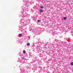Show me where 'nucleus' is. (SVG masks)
Returning <instances> with one entry per match:
<instances>
[{"label":"nucleus","mask_w":73,"mask_h":73,"mask_svg":"<svg viewBox=\"0 0 73 73\" xmlns=\"http://www.w3.org/2000/svg\"><path fill=\"white\" fill-rule=\"evenodd\" d=\"M26 52H25V50H24L23 51V53H24V54H25V53Z\"/></svg>","instance_id":"nucleus-4"},{"label":"nucleus","mask_w":73,"mask_h":73,"mask_svg":"<svg viewBox=\"0 0 73 73\" xmlns=\"http://www.w3.org/2000/svg\"><path fill=\"white\" fill-rule=\"evenodd\" d=\"M41 8H42V9L43 8H44V7L43 6H42L40 7Z\"/></svg>","instance_id":"nucleus-6"},{"label":"nucleus","mask_w":73,"mask_h":73,"mask_svg":"<svg viewBox=\"0 0 73 73\" xmlns=\"http://www.w3.org/2000/svg\"><path fill=\"white\" fill-rule=\"evenodd\" d=\"M71 65H73V62H72L71 63Z\"/></svg>","instance_id":"nucleus-7"},{"label":"nucleus","mask_w":73,"mask_h":73,"mask_svg":"<svg viewBox=\"0 0 73 73\" xmlns=\"http://www.w3.org/2000/svg\"><path fill=\"white\" fill-rule=\"evenodd\" d=\"M27 45H30V44L29 43H27Z\"/></svg>","instance_id":"nucleus-5"},{"label":"nucleus","mask_w":73,"mask_h":73,"mask_svg":"<svg viewBox=\"0 0 73 73\" xmlns=\"http://www.w3.org/2000/svg\"><path fill=\"white\" fill-rule=\"evenodd\" d=\"M63 19L64 20H66V17H64L63 18Z\"/></svg>","instance_id":"nucleus-3"},{"label":"nucleus","mask_w":73,"mask_h":73,"mask_svg":"<svg viewBox=\"0 0 73 73\" xmlns=\"http://www.w3.org/2000/svg\"><path fill=\"white\" fill-rule=\"evenodd\" d=\"M38 22V23H40V21H40V20H38L37 21Z\"/></svg>","instance_id":"nucleus-8"},{"label":"nucleus","mask_w":73,"mask_h":73,"mask_svg":"<svg viewBox=\"0 0 73 73\" xmlns=\"http://www.w3.org/2000/svg\"><path fill=\"white\" fill-rule=\"evenodd\" d=\"M40 12H41V13L43 12V11L41 9H40Z\"/></svg>","instance_id":"nucleus-1"},{"label":"nucleus","mask_w":73,"mask_h":73,"mask_svg":"<svg viewBox=\"0 0 73 73\" xmlns=\"http://www.w3.org/2000/svg\"><path fill=\"white\" fill-rule=\"evenodd\" d=\"M29 38H31V37H30V36H29Z\"/></svg>","instance_id":"nucleus-9"},{"label":"nucleus","mask_w":73,"mask_h":73,"mask_svg":"<svg viewBox=\"0 0 73 73\" xmlns=\"http://www.w3.org/2000/svg\"><path fill=\"white\" fill-rule=\"evenodd\" d=\"M19 36H20V37H21V36H23V35L21 34H20L19 35Z\"/></svg>","instance_id":"nucleus-2"}]
</instances>
